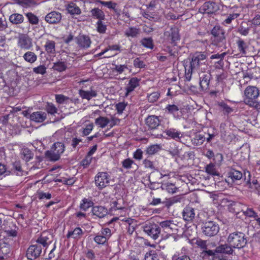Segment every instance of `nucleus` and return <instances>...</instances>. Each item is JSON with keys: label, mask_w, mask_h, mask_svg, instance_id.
<instances>
[{"label": "nucleus", "mask_w": 260, "mask_h": 260, "mask_svg": "<svg viewBox=\"0 0 260 260\" xmlns=\"http://www.w3.org/2000/svg\"><path fill=\"white\" fill-rule=\"evenodd\" d=\"M212 44L218 47H225V30L220 25H215L211 30Z\"/></svg>", "instance_id": "1"}, {"label": "nucleus", "mask_w": 260, "mask_h": 260, "mask_svg": "<svg viewBox=\"0 0 260 260\" xmlns=\"http://www.w3.org/2000/svg\"><path fill=\"white\" fill-rule=\"evenodd\" d=\"M259 95V90L255 86H248L244 90V102L250 107L257 105V99Z\"/></svg>", "instance_id": "2"}, {"label": "nucleus", "mask_w": 260, "mask_h": 260, "mask_svg": "<svg viewBox=\"0 0 260 260\" xmlns=\"http://www.w3.org/2000/svg\"><path fill=\"white\" fill-rule=\"evenodd\" d=\"M227 241L233 248H241L247 243V239L244 233L241 232H234L228 236Z\"/></svg>", "instance_id": "3"}, {"label": "nucleus", "mask_w": 260, "mask_h": 260, "mask_svg": "<svg viewBox=\"0 0 260 260\" xmlns=\"http://www.w3.org/2000/svg\"><path fill=\"white\" fill-rule=\"evenodd\" d=\"M207 53L205 52H196L192 56L189 66L192 70L200 69L202 66L205 65Z\"/></svg>", "instance_id": "4"}, {"label": "nucleus", "mask_w": 260, "mask_h": 260, "mask_svg": "<svg viewBox=\"0 0 260 260\" xmlns=\"http://www.w3.org/2000/svg\"><path fill=\"white\" fill-rule=\"evenodd\" d=\"M164 36L165 40L173 46H176L180 40L179 29L175 25L165 31Z\"/></svg>", "instance_id": "5"}, {"label": "nucleus", "mask_w": 260, "mask_h": 260, "mask_svg": "<svg viewBox=\"0 0 260 260\" xmlns=\"http://www.w3.org/2000/svg\"><path fill=\"white\" fill-rule=\"evenodd\" d=\"M202 230L205 235L212 237L216 235L218 233L219 228L218 224L215 222L209 220L203 223Z\"/></svg>", "instance_id": "6"}, {"label": "nucleus", "mask_w": 260, "mask_h": 260, "mask_svg": "<svg viewBox=\"0 0 260 260\" xmlns=\"http://www.w3.org/2000/svg\"><path fill=\"white\" fill-rule=\"evenodd\" d=\"M110 181V176L107 172H99L94 178L95 185L100 189L108 186Z\"/></svg>", "instance_id": "7"}, {"label": "nucleus", "mask_w": 260, "mask_h": 260, "mask_svg": "<svg viewBox=\"0 0 260 260\" xmlns=\"http://www.w3.org/2000/svg\"><path fill=\"white\" fill-rule=\"evenodd\" d=\"M143 231L154 240H156L160 233V228L154 223L148 222L143 226Z\"/></svg>", "instance_id": "8"}, {"label": "nucleus", "mask_w": 260, "mask_h": 260, "mask_svg": "<svg viewBox=\"0 0 260 260\" xmlns=\"http://www.w3.org/2000/svg\"><path fill=\"white\" fill-rule=\"evenodd\" d=\"M11 240L9 238L0 239V260H3L12 251Z\"/></svg>", "instance_id": "9"}, {"label": "nucleus", "mask_w": 260, "mask_h": 260, "mask_svg": "<svg viewBox=\"0 0 260 260\" xmlns=\"http://www.w3.org/2000/svg\"><path fill=\"white\" fill-rule=\"evenodd\" d=\"M42 252V247L38 244L30 245L26 251V256L28 259L34 260L39 257Z\"/></svg>", "instance_id": "10"}, {"label": "nucleus", "mask_w": 260, "mask_h": 260, "mask_svg": "<svg viewBox=\"0 0 260 260\" xmlns=\"http://www.w3.org/2000/svg\"><path fill=\"white\" fill-rule=\"evenodd\" d=\"M233 206H234V208H238L241 206H243V207H242L241 209V211L243 213V214L249 217L254 218L255 220H256V221L260 225V217H259V216L253 210L252 208H246V209H245L246 207L239 203H235L233 204Z\"/></svg>", "instance_id": "11"}, {"label": "nucleus", "mask_w": 260, "mask_h": 260, "mask_svg": "<svg viewBox=\"0 0 260 260\" xmlns=\"http://www.w3.org/2000/svg\"><path fill=\"white\" fill-rule=\"evenodd\" d=\"M200 85L203 90L207 91L210 88V82L212 76L208 72L200 74Z\"/></svg>", "instance_id": "12"}, {"label": "nucleus", "mask_w": 260, "mask_h": 260, "mask_svg": "<svg viewBox=\"0 0 260 260\" xmlns=\"http://www.w3.org/2000/svg\"><path fill=\"white\" fill-rule=\"evenodd\" d=\"M18 46L21 49L29 50L32 46L31 39L26 35L21 34L18 39Z\"/></svg>", "instance_id": "13"}, {"label": "nucleus", "mask_w": 260, "mask_h": 260, "mask_svg": "<svg viewBox=\"0 0 260 260\" xmlns=\"http://www.w3.org/2000/svg\"><path fill=\"white\" fill-rule=\"evenodd\" d=\"M218 10L215 3L206 2L199 9V12L203 14H213Z\"/></svg>", "instance_id": "14"}, {"label": "nucleus", "mask_w": 260, "mask_h": 260, "mask_svg": "<svg viewBox=\"0 0 260 260\" xmlns=\"http://www.w3.org/2000/svg\"><path fill=\"white\" fill-rule=\"evenodd\" d=\"M76 42L79 47L83 49L90 47L91 41L88 36L80 34L76 39Z\"/></svg>", "instance_id": "15"}, {"label": "nucleus", "mask_w": 260, "mask_h": 260, "mask_svg": "<svg viewBox=\"0 0 260 260\" xmlns=\"http://www.w3.org/2000/svg\"><path fill=\"white\" fill-rule=\"evenodd\" d=\"M215 252L219 253L221 255L226 256V255L230 256L233 255L234 253V250L230 244H220L215 248Z\"/></svg>", "instance_id": "16"}, {"label": "nucleus", "mask_w": 260, "mask_h": 260, "mask_svg": "<svg viewBox=\"0 0 260 260\" xmlns=\"http://www.w3.org/2000/svg\"><path fill=\"white\" fill-rule=\"evenodd\" d=\"M166 111L168 114L173 115L176 119L180 118L182 115L181 109L175 104L168 105L166 107Z\"/></svg>", "instance_id": "17"}, {"label": "nucleus", "mask_w": 260, "mask_h": 260, "mask_svg": "<svg viewBox=\"0 0 260 260\" xmlns=\"http://www.w3.org/2000/svg\"><path fill=\"white\" fill-rule=\"evenodd\" d=\"M29 118L37 123H42L47 119V114L43 111H37L31 113Z\"/></svg>", "instance_id": "18"}, {"label": "nucleus", "mask_w": 260, "mask_h": 260, "mask_svg": "<svg viewBox=\"0 0 260 260\" xmlns=\"http://www.w3.org/2000/svg\"><path fill=\"white\" fill-rule=\"evenodd\" d=\"M61 17V15L59 12L53 11L46 16L45 20L50 24L57 23L60 21Z\"/></svg>", "instance_id": "19"}, {"label": "nucleus", "mask_w": 260, "mask_h": 260, "mask_svg": "<svg viewBox=\"0 0 260 260\" xmlns=\"http://www.w3.org/2000/svg\"><path fill=\"white\" fill-rule=\"evenodd\" d=\"M196 244L198 246L203 249L202 254H203L204 256H207V254L205 252L206 251H208L212 247L215 246L214 243L208 242L207 241H204L202 239L197 240Z\"/></svg>", "instance_id": "20"}, {"label": "nucleus", "mask_w": 260, "mask_h": 260, "mask_svg": "<svg viewBox=\"0 0 260 260\" xmlns=\"http://www.w3.org/2000/svg\"><path fill=\"white\" fill-rule=\"evenodd\" d=\"M140 79L136 77L132 78L128 81L125 89L126 92L125 95L127 96L131 92L135 90V89L139 85Z\"/></svg>", "instance_id": "21"}, {"label": "nucleus", "mask_w": 260, "mask_h": 260, "mask_svg": "<svg viewBox=\"0 0 260 260\" xmlns=\"http://www.w3.org/2000/svg\"><path fill=\"white\" fill-rule=\"evenodd\" d=\"M182 216L185 220L192 221L195 217L194 208L190 206H186L183 210Z\"/></svg>", "instance_id": "22"}, {"label": "nucleus", "mask_w": 260, "mask_h": 260, "mask_svg": "<svg viewBox=\"0 0 260 260\" xmlns=\"http://www.w3.org/2000/svg\"><path fill=\"white\" fill-rule=\"evenodd\" d=\"M159 226L164 229L165 232L171 233L176 228V224L174 223L173 220H166L160 222Z\"/></svg>", "instance_id": "23"}, {"label": "nucleus", "mask_w": 260, "mask_h": 260, "mask_svg": "<svg viewBox=\"0 0 260 260\" xmlns=\"http://www.w3.org/2000/svg\"><path fill=\"white\" fill-rule=\"evenodd\" d=\"M145 121L146 125L151 129H155L160 124L159 118L155 115L149 116Z\"/></svg>", "instance_id": "24"}, {"label": "nucleus", "mask_w": 260, "mask_h": 260, "mask_svg": "<svg viewBox=\"0 0 260 260\" xmlns=\"http://www.w3.org/2000/svg\"><path fill=\"white\" fill-rule=\"evenodd\" d=\"M92 212L94 215L102 218L108 214V210L103 206H96L92 207Z\"/></svg>", "instance_id": "25"}, {"label": "nucleus", "mask_w": 260, "mask_h": 260, "mask_svg": "<svg viewBox=\"0 0 260 260\" xmlns=\"http://www.w3.org/2000/svg\"><path fill=\"white\" fill-rule=\"evenodd\" d=\"M84 233L80 228H76L73 231H69L67 235V238H73L74 239H80L83 236Z\"/></svg>", "instance_id": "26"}, {"label": "nucleus", "mask_w": 260, "mask_h": 260, "mask_svg": "<svg viewBox=\"0 0 260 260\" xmlns=\"http://www.w3.org/2000/svg\"><path fill=\"white\" fill-rule=\"evenodd\" d=\"M79 94L82 99H86L88 101H89L92 98H94L97 96L96 91L92 89H91L89 91H86L83 89H80L79 91Z\"/></svg>", "instance_id": "27"}, {"label": "nucleus", "mask_w": 260, "mask_h": 260, "mask_svg": "<svg viewBox=\"0 0 260 260\" xmlns=\"http://www.w3.org/2000/svg\"><path fill=\"white\" fill-rule=\"evenodd\" d=\"M205 252L208 256H212V260H232L231 257L223 255H219V253H216L215 250L209 249Z\"/></svg>", "instance_id": "28"}, {"label": "nucleus", "mask_w": 260, "mask_h": 260, "mask_svg": "<svg viewBox=\"0 0 260 260\" xmlns=\"http://www.w3.org/2000/svg\"><path fill=\"white\" fill-rule=\"evenodd\" d=\"M67 10L68 13L72 15H79L81 13L80 8L74 2H71L67 5Z\"/></svg>", "instance_id": "29"}, {"label": "nucleus", "mask_w": 260, "mask_h": 260, "mask_svg": "<svg viewBox=\"0 0 260 260\" xmlns=\"http://www.w3.org/2000/svg\"><path fill=\"white\" fill-rule=\"evenodd\" d=\"M56 43L52 40H47L44 45L45 51L49 54H54L56 53Z\"/></svg>", "instance_id": "30"}, {"label": "nucleus", "mask_w": 260, "mask_h": 260, "mask_svg": "<svg viewBox=\"0 0 260 260\" xmlns=\"http://www.w3.org/2000/svg\"><path fill=\"white\" fill-rule=\"evenodd\" d=\"M23 58L26 62L32 64L36 61L38 57L35 52L28 51L23 54Z\"/></svg>", "instance_id": "31"}, {"label": "nucleus", "mask_w": 260, "mask_h": 260, "mask_svg": "<svg viewBox=\"0 0 260 260\" xmlns=\"http://www.w3.org/2000/svg\"><path fill=\"white\" fill-rule=\"evenodd\" d=\"M45 156L49 160L53 161L58 160L60 157L59 153H56V151L54 150L53 147H51L50 150H47L45 152Z\"/></svg>", "instance_id": "32"}, {"label": "nucleus", "mask_w": 260, "mask_h": 260, "mask_svg": "<svg viewBox=\"0 0 260 260\" xmlns=\"http://www.w3.org/2000/svg\"><path fill=\"white\" fill-rule=\"evenodd\" d=\"M45 156L49 160L53 161L58 160L60 157L59 153H56V151L54 150L53 147H51L50 150H47L45 152Z\"/></svg>", "instance_id": "33"}, {"label": "nucleus", "mask_w": 260, "mask_h": 260, "mask_svg": "<svg viewBox=\"0 0 260 260\" xmlns=\"http://www.w3.org/2000/svg\"><path fill=\"white\" fill-rule=\"evenodd\" d=\"M250 27L248 26L247 22L242 21L237 28V32L240 35L246 36L249 34Z\"/></svg>", "instance_id": "34"}, {"label": "nucleus", "mask_w": 260, "mask_h": 260, "mask_svg": "<svg viewBox=\"0 0 260 260\" xmlns=\"http://www.w3.org/2000/svg\"><path fill=\"white\" fill-rule=\"evenodd\" d=\"M165 133L167 136L176 140L179 139L183 136L181 132L174 128L167 129L165 131Z\"/></svg>", "instance_id": "35"}, {"label": "nucleus", "mask_w": 260, "mask_h": 260, "mask_svg": "<svg viewBox=\"0 0 260 260\" xmlns=\"http://www.w3.org/2000/svg\"><path fill=\"white\" fill-rule=\"evenodd\" d=\"M9 20L14 24H19L23 22L24 17L21 14L14 13L10 16Z\"/></svg>", "instance_id": "36"}, {"label": "nucleus", "mask_w": 260, "mask_h": 260, "mask_svg": "<svg viewBox=\"0 0 260 260\" xmlns=\"http://www.w3.org/2000/svg\"><path fill=\"white\" fill-rule=\"evenodd\" d=\"M90 14L93 18L98 19L99 20H102L105 19V16L104 12L98 8L92 9L90 11Z\"/></svg>", "instance_id": "37"}, {"label": "nucleus", "mask_w": 260, "mask_h": 260, "mask_svg": "<svg viewBox=\"0 0 260 260\" xmlns=\"http://www.w3.org/2000/svg\"><path fill=\"white\" fill-rule=\"evenodd\" d=\"M140 34V30L136 27H129L124 32L127 37L136 38Z\"/></svg>", "instance_id": "38"}, {"label": "nucleus", "mask_w": 260, "mask_h": 260, "mask_svg": "<svg viewBox=\"0 0 260 260\" xmlns=\"http://www.w3.org/2000/svg\"><path fill=\"white\" fill-rule=\"evenodd\" d=\"M110 123L109 119L107 117L99 116L95 120V123L101 128L105 127Z\"/></svg>", "instance_id": "39"}, {"label": "nucleus", "mask_w": 260, "mask_h": 260, "mask_svg": "<svg viewBox=\"0 0 260 260\" xmlns=\"http://www.w3.org/2000/svg\"><path fill=\"white\" fill-rule=\"evenodd\" d=\"M206 140L204 135L200 133L196 134L194 137L191 140L192 143L196 146H200L203 144Z\"/></svg>", "instance_id": "40"}, {"label": "nucleus", "mask_w": 260, "mask_h": 260, "mask_svg": "<svg viewBox=\"0 0 260 260\" xmlns=\"http://www.w3.org/2000/svg\"><path fill=\"white\" fill-rule=\"evenodd\" d=\"M228 174L229 177H231L233 181L239 180L243 177V174L241 172L234 169H232Z\"/></svg>", "instance_id": "41"}, {"label": "nucleus", "mask_w": 260, "mask_h": 260, "mask_svg": "<svg viewBox=\"0 0 260 260\" xmlns=\"http://www.w3.org/2000/svg\"><path fill=\"white\" fill-rule=\"evenodd\" d=\"M36 242V244H38L39 245H42L43 247L48 246L51 242L49 238L45 235V233L42 234L41 236L38 238Z\"/></svg>", "instance_id": "42"}, {"label": "nucleus", "mask_w": 260, "mask_h": 260, "mask_svg": "<svg viewBox=\"0 0 260 260\" xmlns=\"http://www.w3.org/2000/svg\"><path fill=\"white\" fill-rule=\"evenodd\" d=\"M161 188L162 190H166L169 193H174L176 192L177 188L174 184L171 183H166L161 185Z\"/></svg>", "instance_id": "43"}, {"label": "nucleus", "mask_w": 260, "mask_h": 260, "mask_svg": "<svg viewBox=\"0 0 260 260\" xmlns=\"http://www.w3.org/2000/svg\"><path fill=\"white\" fill-rule=\"evenodd\" d=\"M111 208L113 210L123 209L124 208L123 200L119 199L112 202Z\"/></svg>", "instance_id": "44"}, {"label": "nucleus", "mask_w": 260, "mask_h": 260, "mask_svg": "<svg viewBox=\"0 0 260 260\" xmlns=\"http://www.w3.org/2000/svg\"><path fill=\"white\" fill-rule=\"evenodd\" d=\"M161 148L160 145L155 144L149 146L146 148V153L152 155L158 152Z\"/></svg>", "instance_id": "45"}, {"label": "nucleus", "mask_w": 260, "mask_h": 260, "mask_svg": "<svg viewBox=\"0 0 260 260\" xmlns=\"http://www.w3.org/2000/svg\"><path fill=\"white\" fill-rule=\"evenodd\" d=\"M67 68L66 63L64 61H58L53 63L52 69L59 72L64 71Z\"/></svg>", "instance_id": "46"}, {"label": "nucleus", "mask_w": 260, "mask_h": 260, "mask_svg": "<svg viewBox=\"0 0 260 260\" xmlns=\"http://www.w3.org/2000/svg\"><path fill=\"white\" fill-rule=\"evenodd\" d=\"M93 205V203L90 199L84 198L80 204V208L81 209L86 211Z\"/></svg>", "instance_id": "47"}, {"label": "nucleus", "mask_w": 260, "mask_h": 260, "mask_svg": "<svg viewBox=\"0 0 260 260\" xmlns=\"http://www.w3.org/2000/svg\"><path fill=\"white\" fill-rule=\"evenodd\" d=\"M22 158L25 161H28L34 157V153L28 149H23L21 152Z\"/></svg>", "instance_id": "48"}, {"label": "nucleus", "mask_w": 260, "mask_h": 260, "mask_svg": "<svg viewBox=\"0 0 260 260\" xmlns=\"http://www.w3.org/2000/svg\"><path fill=\"white\" fill-rule=\"evenodd\" d=\"M205 171L208 174L213 176H218L219 173L216 170L215 165L213 163H210L207 165L205 167Z\"/></svg>", "instance_id": "49"}, {"label": "nucleus", "mask_w": 260, "mask_h": 260, "mask_svg": "<svg viewBox=\"0 0 260 260\" xmlns=\"http://www.w3.org/2000/svg\"><path fill=\"white\" fill-rule=\"evenodd\" d=\"M218 105L224 115H228L234 111L233 108L230 107L228 105L223 102L219 103Z\"/></svg>", "instance_id": "50"}, {"label": "nucleus", "mask_w": 260, "mask_h": 260, "mask_svg": "<svg viewBox=\"0 0 260 260\" xmlns=\"http://www.w3.org/2000/svg\"><path fill=\"white\" fill-rule=\"evenodd\" d=\"M97 3H99L105 7H107L110 9L113 10L115 13L117 12V9L116 8L117 4L115 3H114L112 1L105 2L101 0L97 1Z\"/></svg>", "instance_id": "51"}, {"label": "nucleus", "mask_w": 260, "mask_h": 260, "mask_svg": "<svg viewBox=\"0 0 260 260\" xmlns=\"http://www.w3.org/2000/svg\"><path fill=\"white\" fill-rule=\"evenodd\" d=\"M140 43L145 48L151 49L153 48V40L151 38H143L141 40Z\"/></svg>", "instance_id": "52"}, {"label": "nucleus", "mask_w": 260, "mask_h": 260, "mask_svg": "<svg viewBox=\"0 0 260 260\" xmlns=\"http://www.w3.org/2000/svg\"><path fill=\"white\" fill-rule=\"evenodd\" d=\"M52 147L53 149H54V150L56 151V153H59V155L60 156V155L64 151V145L61 142H56L54 143Z\"/></svg>", "instance_id": "53"}, {"label": "nucleus", "mask_w": 260, "mask_h": 260, "mask_svg": "<svg viewBox=\"0 0 260 260\" xmlns=\"http://www.w3.org/2000/svg\"><path fill=\"white\" fill-rule=\"evenodd\" d=\"M45 110L48 114L51 115H54L58 111L55 105L51 103H47L45 106Z\"/></svg>", "instance_id": "54"}, {"label": "nucleus", "mask_w": 260, "mask_h": 260, "mask_svg": "<svg viewBox=\"0 0 260 260\" xmlns=\"http://www.w3.org/2000/svg\"><path fill=\"white\" fill-rule=\"evenodd\" d=\"M238 48L240 52L243 55L246 53V49L247 45L246 43L242 39H239L237 42Z\"/></svg>", "instance_id": "55"}, {"label": "nucleus", "mask_w": 260, "mask_h": 260, "mask_svg": "<svg viewBox=\"0 0 260 260\" xmlns=\"http://www.w3.org/2000/svg\"><path fill=\"white\" fill-rule=\"evenodd\" d=\"M55 100L56 102L59 104L67 103L69 100L72 101V99H71L69 97H67L63 94H56Z\"/></svg>", "instance_id": "56"}, {"label": "nucleus", "mask_w": 260, "mask_h": 260, "mask_svg": "<svg viewBox=\"0 0 260 260\" xmlns=\"http://www.w3.org/2000/svg\"><path fill=\"white\" fill-rule=\"evenodd\" d=\"M29 22L31 24H37L39 22V19L37 16L33 13L29 12L26 14Z\"/></svg>", "instance_id": "57"}, {"label": "nucleus", "mask_w": 260, "mask_h": 260, "mask_svg": "<svg viewBox=\"0 0 260 260\" xmlns=\"http://www.w3.org/2000/svg\"><path fill=\"white\" fill-rule=\"evenodd\" d=\"M172 260H191V259L187 254L178 253L172 256Z\"/></svg>", "instance_id": "58"}, {"label": "nucleus", "mask_w": 260, "mask_h": 260, "mask_svg": "<svg viewBox=\"0 0 260 260\" xmlns=\"http://www.w3.org/2000/svg\"><path fill=\"white\" fill-rule=\"evenodd\" d=\"M145 260H159V257L155 251H151L146 254Z\"/></svg>", "instance_id": "59"}, {"label": "nucleus", "mask_w": 260, "mask_h": 260, "mask_svg": "<svg viewBox=\"0 0 260 260\" xmlns=\"http://www.w3.org/2000/svg\"><path fill=\"white\" fill-rule=\"evenodd\" d=\"M33 72L37 74L44 75L46 73V68L44 65H40L37 67L34 68Z\"/></svg>", "instance_id": "60"}, {"label": "nucleus", "mask_w": 260, "mask_h": 260, "mask_svg": "<svg viewBox=\"0 0 260 260\" xmlns=\"http://www.w3.org/2000/svg\"><path fill=\"white\" fill-rule=\"evenodd\" d=\"M159 97V93L158 92H153L147 95L148 101L150 103L156 102Z\"/></svg>", "instance_id": "61"}, {"label": "nucleus", "mask_w": 260, "mask_h": 260, "mask_svg": "<svg viewBox=\"0 0 260 260\" xmlns=\"http://www.w3.org/2000/svg\"><path fill=\"white\" fill-rule=\"evenodd\" d=\"M12 171L16 174L22 171L21 166L19 161H15L13 163Z\"/></svg>", "instance_id": "62"}, {"label": "nucleus", "mask_w": 260, "mask_h": 260, "mask_svg": "<svg viewBox=\"0 0 260 260\" xmlns=\"http://www.w3.org/2000/svg\"><path fill=\"white\" fill-rule=\"evenodd\" d=\"M122 167L126 169H129L132 168V166L134 164V161L129 158L124 159L122 161Z\"/></svg>", "instance_id": "63"}, {"label": "nucleus", "mask_w": 260, "mask_h": 260, "mask_svg": "<svg viewBox=\"0 0 260 260\" xmlns=\"http://www.w3.org/2000/svg\"><path fill=\"white\" fill-rule=\"evenodd\" d=\"M94 241L98 244H104L108 241V240L106 239L101 234H99V235H97L94 238Z\"/></svg>", "instance_id": "64"}]
</instances>
